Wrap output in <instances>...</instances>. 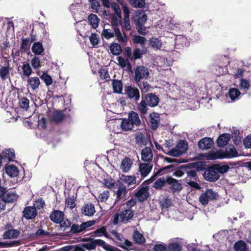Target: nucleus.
<instances>
[{"instance_id":"obj_1","label":"nucleus","mask_w":251,"mask_h":251,"mask_svg":"<svg viewBox=\"0 0 251 251\" xmlns=\"http://www.w3.org/2000/svg\"><path fill=\"white\" fill-rule=\"evenodd\" d=\"M238 156V152L235 148L233 147L229 148V150L226 149V151L220 150L215 152H211L208 154V158L211 160H215L217 159L231 158Z\"/></svg>"},{"instance_id":"obj_2","label":"nucleus","mask_w":251,"mask_h":251,"mask_svg":"<svg viewBox=\"0 0 251 251\" xmlns=\"http://www.w3.org/2000/svg\"><path fill=\"white\" fill-rule=\"evenodd\" d=\"M201 165V162H194L187 164V169L185 171L187 176L184 179L185 182L191 180H197L198 178L197 172L202 170L203 168Z\"/></svg>"},{"instance_id":"obj_3","label":"nucleus","mask_w":251,"mask_h":251,"mask_svg":"<svg viewBox=\"0 0 251 251\" xmlns=\"http://www.w3.org/2000/svg\"><path fill=\"white\" fill-rule=\"evenodd\" d=\"M134 216V211L130 208L125 209L120 212H116L113 217V223L117 225L119 222V218L121 222L123 223H127L131 220Z\"/></svg>"},{"instance_id":"obj_4","label":"nucleus","mask_w":251,"mask_h":251,"mask_svg":"<svg viewBox=\"0 0 251 251\" xmlns=\"http://www.w3.org/2000/svg\"><path fill=\"white\" fill-rule=\"evenodd\" d=\"M97 246H101L107 251H116L113 246L106 244L105 241L101 239H94L88 243L82 244V247L89 251L95 250Z\"/></svg>"},{"instance_id":"obj_5","label":"nucleus","mask_w":251,"mask_h":251,"mask_svg":"<svg viewBox=\"0 0 251 251\" xmlns=\"http://www.w3.org/2000/svg\"><path fill=\"white\" fill-rule=\"evenodd\" d=\"M134 81L139 85L140 80L147 79L149 76V71L147 68L144 66H137L134 71Z\"/></svg>"},{"instance_id":"obj_6","label":"nucleus","mask_w":251,"mask_h":251,"mask_svg":"<svg viewBox=\"0 0 251 251\" xmlns=\"http://www.w3.org/2000/svg\"><path fill=\"white\" fill-rule=\"evenodd\" d=\"M218 195L211 189H206L205 191L201 195L199 201L203 205H206L209 201L216 200Z\"/></svg>"},{"instance_id":"obj_7","label":"nucleus","mask_w":251,"mask_h":251,"mask_svg":"<svg viewBox=\"0 0 251 251\" xmlns=\"http://www.w3.org/2000/svg\"><path fill=\"white\" fill-rule=\"evenodd\" d=\"M204 179L209 182H215L220 177V175L217 173L216 169L214 165L208 167L203 173Z\"/></svg>"},{"instance_id":"obj_8","label":"nucleus","mask_w":251,"mask_h":251,"mask_svg":"<svg viewBox=\"0 0 251 251\" xmlns=\"http://www.w3.org/2000/svg\"><path fill=\"white\" fill-rule=\"evenodd\" d=\"M166 182L169 186V188L171 192L175 194L176 192H179L182 189L183 187L181 183L179 181L172 176H168L166 178Z\"/></svg>"},{"instance_id":"obj_9","label":"nucleus","mask_w":251,"mask_h":251,"mask_svg":"<svg viewBox=\"0 0 251 251\" xmlns=\"http://www.w3.org/2000/svg\"><path fill=\"white\" fill-rule=\"evenodd\" d=\"M149 187L148 186H139L134 195L137 198V200L140 202H143L150 196L149 192Z\"/></svg>"},{"instance_id":"obj_10","label":"nucleus","mask_w":251,"mask_h":251,"mask_svg":"<svg viewBox=\"0 0 251 251\" xmlns=\"http://www.w3.org/2000/svg\"><path fill=\"white\" fill-rule=\"evenodd\" d=\"M64 213L59 210H53L50 213L49 218L50 220L55 224H61L64 221Z\"/></svg>"},{"instance_id":"obj_11","label":"nucleus","mask_w":251,"mask_h":251,"mask_svg":"<svg viewBox=\"0 0 251 251\" xmlns=\"http://www.w3.org/2000/svg\"><path fill=\"white\" fill-rule=\"evenodd\" d=\"M125 92L130 99H133L135 102L140 99V92L138 88L128 86L126 87Z\"/></svg>"},{"instance_id":"obj_12","label":"nucleus","mask_w":251,"mask_h":251,"mask_svg":"<svg viewBox=\"0 0 251 251\" xmlns=\"http://www.w3.org/2000/svg\"><path fill=\"white\" fill-rule=\"evenodd\" d=\"M148 125L153 130H155L158 127L160 121L159 114L156 112L151 113L149 116Z\"/></svg>"},{"instance_id":"obj_13","label":"nucleus","mask_w":251,"mask_h":251,"mask_svg":"<svg viewBox=\"0 0 251 251\" xmlns=\"http://www.w3.org/2000/svg\"><path fill=\"white\" fill-rule=\"evenodd\" d=\"M132 19L136 26H144L147 20V16L144 12H138L132 18Z\"/></svg>"},{"instance_id":"obj_14","label":"nucleus","mask_w":251,"mask_h":251,"mask_svg":"<svg viewBox=\"0 0 251 251\" xmlns=\"http://www.w3.org/2000/svg\"><path fill=\"white\" fill-rule=\"evenodd\" d=\"M144 99L148 103V106L151 107L157 106L159 102V98L153 93H149L146 95Z\"/></svg>"},{"instance_id":"obj_15","label":"nucleus","mask_w":251,"mask_h":251,"mask_svg":"<svg viewBox=\"0 0 251 251\" xmlns=\"http://www.w3.org/2000/svg\"><path fill=\"white\" fill-rule=\"evenodd\" d=\"M37 215V212L34 206H27L23 211V216L26 220H31L35 218Z\"/></svg>"},{"instance_id":"obj_16","label":"nucleus","mask_w":251,"mask_h":251,"mask_svg":"<svg viewBox=\"0 0 251 251\" xmlns=\"http://www.w3.org/2000/svg\"><path fill=\"white\" fill-rule=\"evenodd\" d=\"M214 144L212 138L205 137L200 140L198 143L199 148L201 150H206L211 148Z\"/></svg>"},{"instance_id":"obj_17","label":"nucleus","mask_w":251,"mask_h":251,"mask_svg":"<svg viewBox=\"0 0 251 251\" xmlns=\"http://www.w3.org/2000/svg\"><path fill=\"white\" fill-rule=\"evenodd\" d=\"M152 168V165L148 163H141L139 165V170L140 173V180L146 177L151 172Z\"/></svg>"},{"instance_id":"obj_18","label":"nucleus","mask_w":251,"mask_h":251,"mask_svg":"<svg viewBox=\"0 0 251 251\" xmlns=\"http://www.w3.org/2000/svg\"><path fill=\"white\" fill-rule=\"evenodd\" d=\"M40 85V81L38 77H28L27 80V87L32 91L37 90Z\"/></svg>"},{"instance_id":"obj_19","label":"nucleus","mask_w":251,"mask_h":251,"mask_svg":"<svg viewBox=\"0 0 251 251\" xmlns=\"http://www.w3.org/2000/svg\"><path fill=\"white\" fill-rule=\"evenodd\" d=\"M68 117H70V115H65L63 111L56 110L52 113L51 120L56 123H60Z\"/></svg>"},{"instance_id":"obj_20","label":"nucleus","mask_w":251,"mask_h":251,"mask_svg":"<svg viewBox=\"0 0 251 251\" xmlns=\"http://www.w3.org/2000/svg\"><path fill=\"white\" fill-rule=\"evenodd\" d=\"M81 212L85 216L91 217L96 212L94 205L92 203H86L81 208Z\"/></svg>"},{"instance_id":"obj_21","label":"nucleus","mask_w":251,"mask_h":251,"mask_svg":"<svg viewBox=\"0 0 251 251\" xmlns=\"http://www.w3.org/2000/svg\"><path fill=\"white\" fill-rule=\"evenodd\" d=\"M153 154L150 147H145L142 150L141 158L144 162H149L152 159Z\"/></svg>"},{"instance_id":"obj_22","label":"nucleus","mask_w":251,"mask_h":251,"mask_svg":"<svg viewBox=\"0 0 251 251\" xmlns=\"http://www.w3.org/2000/svg\"><path fill=\"white\" fill-rule=\"evenodd\" d=\"M132 164V160L130 158L126 157L122 161L120 169L123 173H127L130 170Z\"/></svg>"},{"instance_id":"obj_23","label":"nucleus","mask_w":251,"mask_h":251,"mask_svg":"<svg viewBox=\"0 0 251 251\" xmlns=\"http://www.w3.org/2000/svg\"><path fill=\"white\" fill-rule=\"evenodd\" d=\"M128 119L130 120L133 126H138L142 124L138 114L133 111H130L128 113Z\"/></svg>"},{"instance_id":"obj_24","label":"nucleus","mask_w":251,"mask_h":251,"mask_svg":"<svg viewBox=\"0 0 251 251\" xmlns=\"http://www.w3.org/2000/svg\"><path fill=\"white\" fill-rule=\"evenodd\" d=\"M230 135L229 133H224L221 135L217 140V146L223 147L227 145L230 140Z\"/></svg>"},{"instance_id":"obj_25","label":"nucleus","mask_w":251,"mask_h":251,"mask_svg":"<svg viewBox=\"0 0 251 251\" xmlns=\"http://www.w3.org/2000/svg\"><path fill=\"white\" fill-rule=\"evenodd\" d=\"M6 173L10 177H16L18 176L19 172L18 168L13 165L5 166Z\"/></svg>"},{"instance_id":"obj_26","label":"nucleus","mask_w":251,"mask_h":251,"mask_svg":"<svg viewBox=\"0 0 251 251\" xmlns=\"http://www.w3.org/2000/svg\"><path fill=\"white\" fill-rule=\"evenodd\" d=\"M23 73L21 74V78L25 80L26 77H28L32 73V69L28 63L25 62L22 66Z\"/></svg>"},{"instance_id":"obj_27","label":"nucleus","mask_w":251,"mask_h":251,"mask_svg":"<svg viewBox=\"0 0 251 251\" xmlns=\"http://www.w3.org/2000/svg\"><path fill=\"white\" fill-rule=\"evenodd\" d=\"M31 50L36 55H41L44 51L43 44L40 42H34L32 46Z\"/></svg>"},{"instance_id":"obj_28","label":"nucleus","mask_w":251,"mask_h":251,"mask_svg":"<svg viewBox=\"0 0 251 251\" xmlns=\"http://www.w3.org/2000/svg\"><path fill=\"white\" fill-rule=\"evenodd\" d=\"M1 155L3 159L10 162L13 161V159L15 157V151L13 149H5L2 151Z\"/></svg>"},{"instance_id":"obj_29","label":"nucleus","mask_w":251,"mask_h":251,"mask_svg":"<svg viewBox=\"0 0 251 251\" xmlns=\"http://www.w3.org/2000/svg\"><path fill=\"white\" fill-rule=\"evenodd\" d=\"M20 233V231L17 229H8L4 232L3 238L4 239L17 238Z\"/></svg>"},{"instance_id":"obj_30","label":"nucleus","mask_w":251,"mask_h":251,"mask_svg":"<svg viewBox=\"0 0 251 251\" xmlns=\"http://www.w3.org/2000/svg\"><path fill=\"white\" fill-rule=\"evenodd\" d=\"M114 31L115 33L114 35H116L117 40L120 43H126L127 42V37L125 32L122 34L119 28L117 27L114 28Z\"/></svg>"},{"instance_id":"obj_31","label":"nucleus","mask_w":251,"mask_h":251,"mask_svg":"<svg viewBox=\"0 0 251 251\" xmlns=\"http://www.w3.org/2000/svg\"><path fill=\"white\" fill-rule=\"evenodd\" d=\"M127 191L128 190L126 186L123 183H120L116 193L117 199L119 200L126 196Z\"/></svg>"},{"instance_id":"obj_32","label":"nucleus","mask_w":251,"mask_h":251,"mask_svg":"<svg viewBox=\"0 0 251 251\" xmlns=\"http://www.w3.org/2000/svg\"><path fill=\"white\" fill-rule=\"evenodd\" d=\"M21 44L20 46V50L22 52H26L29 50L31 43H30L29 38H22Z\"/></svg>"},{"instance_id":"obj_33","label":"nucleus","mask_w":251,"mask_h":251,"mask_svg":"<svg viewBox=\"0 0 251 251\" xmlns=\"http://www.w3.org/2000/svg\"><path fill=\"white\" fill-rule=\"evenodd\" d=\"M133 239L135 242L139 245L144 244L145 242V239L141 233H140L138 230L134 231L133 234Z\"/></svg>"},{"instance_id":"obj_34","label":"nucleus","mask_w":251,"mask_h":251,"mask_svg":"<svg viewBox=\"0 0 251 251\" xmlns=\"http://www.w3.org/2000/svg\"><path fill=\"white\" fill-rule=\"evenodd\" d=\"M0 77L2 80L10 78V67L9 65L2 66L0 68Z\"/></svg>"},{"instance_id":"obj_35","label":"nucleus","mask_w":251,"mask_h":251,"mask_svg":"<svg viewBox=\"0 0 251 251\" xmlns=\"http://www.w3.org/2000/svg\"><path fill=\"white\" fill-rule=\"evenodd\" d=\"M88 19L90 25L93 28L96 29L98 27L100 20L96 15L90 14L88 16Z\"/></svg>"},{"instance_id":"obj_36","label":"nucleus","mask_w":251,"mask_h":251,"mask_svg":"<svg viewBox=\"0 0 251 251\" xmlns=\"http://www.w3.org/2000/svg\"><path fill=\"white\" fill-rule=\"evenodd\" d=\"M112 86L114 93L121 94L123 90V83L121 80L114 79L112 81Z\"/></svg>"},{"instance_id":"obj_37","label":"nucleus","mask_w":251,"mask_h":251,"mask_svg":"<svg viewBox=\"0 0 251 251\" xmlns=\"http://www.w3.org/2000/svg\"><path fill=\"white\" fill-rule=\"evenodd\" d=\"M121 126L125 131H129L133 129L134 126L128 119H123L122 121Z\"/></svg>"},{"instance_id":"obj_38","label":"nucleus","mask_w":251,"mask_h":251,"mask_svg":"<svg viewBox=\"0 0 251 251\" xmlns=\"http://www.w3.org/2000/svg\"><path fill=\"white\" fill-rule=\"evenodd\" d=\"M122 15L121 14H118L117 15L116 14H112L111 16V23L112 25L113 26H119L121 25V19H122Z\"/></svg>"},{"instance_id":"obj_39","label":"nucleus","mask_w":251,"mask_h":251,"mask_svg":"<svg viewBox=\"0 0 251 251\" xmlns=\"http://www.w3.org/2000/svg\"><path fill=\"white\" fill-rule=\"evenodd\" d=\"M111 52L115 55H118L121 53L122 50L120 44L116 43H113L110 46Z\"/></svg>"},{"instance_id":"obj_40","label":"nucleus","mask_w":251,"mask_h":251,"mask_svg":"<svg viewBox=\"0 0 251 251\" xmlns=\"http://www.w3.org/2000/svg\"><path fill=\"white\" fill-rule=\"evenodd\" d=\"M148 105V103L145 99H142L137 106V109L141 114L144 115L147 114L148 110V108L147 107Z\"/></svg>"},{"instance_id":"obj_41","label":"nucleus","mask_w":251,"mask_h":251,"mask_svg":"<svg viewBox=\"0 0 251 251\" xmlns=\"http://www.w3.org/2000/svg\"><path fill=\"white\" fill-rule=\"evenodd\" d=\"M228 94L229 97L233 101L238 99L240 95H241L240 91L237 88H230Z\"/></svg>"},{"instance_id":"obj_42","label":"nucleus","mask_w":251,"mask_h":251,"mask_svg":"<svg viewBox=\"0 0 251 251\" xmlns=\"http://www.w3.org/2000/svg\"><path fill=\"white\" fill-rule=\"evenodd\" d=\"M122 180L128 185H131L136 183V176H134L122 175Z\"/></svg>"},{"instance_id":"obj_43","label":"nucleus","mask_w":251,"mask_h":251,"mask_svg":"<svg viewBox=\"0 0 251 251\" xmlns=\"http://www.w3.org/2000/svg\"><path fill=\"white\" fill-rule=\"evenodd\" d=\"M128 1L134 8H143L146 4L145 0H128Z\"/></svg>"},{"instance_id":"obj_44","label":"nucleus","mask_w":251,"mask_h":251,"mask_svg":"<svg viewBox=\"0 0 251 251\" xmlns=\"http://www.w3.org/2000/svg\"><path fill=\"white\" fill-rule=\"evenodd\" d=\"M234 248L235 251H247V245L242 240L236 242L234 245Z\"/></svg>"},{"instance_id":"obj_45","label":"nucleus","mask_w":251,"mask_h":251,"mask_svg":"<svg viewBox=\"0 0 251 251\" xmlns=\"http://www.w3.org/2000/svg\"><path fill=\"white\" fill-rule=\"evenodd\" d=\"M167 247L170 251H182V245L178 242H170Z\"/></svg>"},{"instance_id":"obj_46","label":"nucleus","mask_w":251,"mask_h":251,"mask_svg":"<svg viewBox=\"0 0 251 251\" xmlns=\"http://www.w3.org/2000/svg\"><path fill=\"white\" fill-rule=\"evenodd\" d=\"M119 246L123 249H129L131 250L134 249L133 244L127 239H125L123 243L119 242Z\"/></svg>"},{"instance_id":"obj_47","label":"nucleus","mask_w":251,"mask_h":251,"mask_svg":"<svg viewBox=\"0 0 251 251\" xmlns=\"http://www.w3.org/2000/svg\"><path fill=\"white\" fill-rule=\"evenodd\" d=\"M167 184L166 179L164 178H159L153 183V187L156 189L161 190L163 186H164Z\"/></svg>"},{"instance_id":"obj_48","label":"nucleus","mask_w":251,"mask_h":251,"mask_svg":"<svg viewBox=\"0 0 251 251\" xmlns=\"http://www.w3.org/2000/svg\"><path fill=\"white\" fill-rule=\"evenodd\" d=\"M132 41L134 44H141L142 46H144L146 44V39L140 35H134Z\"/></svg>"},{"instance_id":"obj_49","label":"nucleus","mask_w":251,"mask_h":251,"mask_svg":"<svg viewBox=\"0 0 251 251\" xmlns=\"http://www.w3.org/2000/svg\"><path fill=\"white\" fill-rule=\"evenodd\" d=\"M187 165H183L175 170L173 175L176 177H181L185 174L186 169H187Z\"/></svg>"},{"instance_id":"obj_50","label":"nucleus","mask_w":251,"mask_h":251,"mask_svg":"<svg viewBox=\"0 0 251 251\" xmlns=\"http://www.w3.org/2000/svg\"><path fill=\"white\" fill-rule=\"evenodd\" d=\"M233 143L236 145H239L241 143V136L239 130H234L232 134Z\"/></svg>"},{"instance_id":"obj_51","label":"nucleus","mask_w":251,"mask_h":251,"mask_svg":"<svg viewBox=\"0 0 251 251\" xmlns=\"http://www.w3.org/2000/svg\"><path fill=\"white\" fill-rule=\"evenodd\" d=\"M176 147L182 152V153H184L188 150V145L186 141L183 140H180Z\"/></svg>"},{"instance_id":"obj_52","label":"nucleus","mask_w":251,"mask_h":251,"mask_svg":"<svg viewBox=\"0 0 251 251\" xmlns=\"http://www.w3.org/2000/svg\"><path fill=\"white\" fill-rule=\"evenodd\" d=\"M160 204L162 208H168L172 205V200L168 197L164 198L160 201Z\"/></svg>"},{"instance_id":"obj_53","label":"nucleus","mask_w":251,"mask_h":251,"mask_svg":"<svg viewBox=\"0 0 251 251\" xmlns=\"http://www.w3.org/2000/svg\"><path fill=\"white\" fill-rule=\"evenodd\" d=\"M214 166H215L218 174L220 173L223 174L226 173L230 169L229 167L226 165L221 166L217 164H214Z\"/></svg>"},{"instance_id":"obj_54","label":"nucleus","mask_w":251,"mask_h":251,"mask_svg":"<svg viewBox=\"0 0 251 251\" xmlns=\"http://www.w3.org/2000/svg\"><path fill=\"white\" fill-rule=\"evenodd\" d=\"M40 78L44 81L47 86L50 85L52 83L51 77L46 72H44L41 75Z\"/></svg>"},{"instance_id":"obj_55","label":"nucleus","mask_w":251,"mask_h":251,"mask_svg":"<svg viewBox=\"0 0 251 251\" xmlns=\"http://www.w3.org/2000/svg\"><path fill=\"white\" fill-rule=\"evenodd\" d=\"M143 53H144L139 48H136L133 50V55H132L131 61L141 58L142 57Z\"/></svg>"},{"instance_id":"obj_56","label":"nucleus","mask_w":251,"mask_h":251,"mask_svg":"<svg viewBox=\"0 0 251 251\" xmlns=\"http://www.w3.org/2000/svg\"><path fill=\"white\" fill-rule=\"evenodd\" d=\"M150 45L153 48L159 49L161 46L160 41L157 38L152 37L149 41Z\"/></svg>"},{"instance_id":"obj_57","label":"nucleus","mask_w":251,"mask_h":251,"mask_svg":"<svg viewBox=\"0 0 251 251\" xmlns=\"http://www.w3.org/2000/svg\"><path fill=\"white\" fill-rule=\"evenodd\" d=\"M135 139L136 143L140 145H145L146 143L144 142L145 139L144 135L141 132H137L135 137Z\"/></svg>"},{"instance_id":"obj_58","label":"nucleus","mask_w":251,"mask_h":251,"mask_svg":"<svg viewBox=\"0 0 251 251\" xmlns=\"http://www.w3.org/2000/svg\"><path fill=\"white\" fill-rule=\"evenodd\" d=\"M106 227L102 226L93 232L91 233V237H100L102 236V234L105 233Z\"/></svg>"},{"instance_id":"obj_59","label":"nucleus","mask_w":251,"mask_h":251,"mask_svg":"<svg viewBox=\"0 0 251 251\" xmlns=\"http://www.w3.org/2000/svg\"><path fill=\"white\" fill-rule=\"evenodd\" d=\"M29 101L26 97H23L20 100L19 105L21 108L27 110L29 107Z\"/></svg>"},{"instance_id":"obj_60","label":"nucleus","mask_w":251,"mask_h":251,"mask_svg":"<svg viewBox=\"0 0 251 251\" xmlns=\"http://www.w3.org/2000/svg\"><path fill=\"white\" fill-rule=\"evenodd\" d=\"M31 64L34 69H38L41 67V60L39 57L34 56L31 61Z\"/></svg>"},{"instance_id":"obj_61","label":"nucleus","mask_w":251,"mask_h":251,"mask_svg":"<svg viewBox=\"0 0 251 251\" xmlns=\"http://www.w3.org/2000/svg\"><path fill=\"white\" fill-rule=\"evenodd\" d=\"M239 87L240 89L248 90L251 87V84L249 80L245 78H241L240 80Z\"/></svg>"},{"instance_id":"obj_62","label":"nucleus","mask_w":251,"mask_h":251,"mask_svg":"<svg viewBox=\"0 0 251 251\" xmlns=\"http://www.w3.org/2000/svg\"><path fill=\"white\" fill-rule=\"evenodd\" d=\"M117 61L118 65L120 66L122 68H125L126 66V64H128V66L130 67V63H129L128 60H125L122 56H118L117 57Z\"/></svg>"},{"instance_id":"obj_63","label":"nucleus","mask_w":251,"mask_h":251,"mask_svg":"<svg viewBox=\"0 0 251 251\" xmlns=\"http://www.w3.org/2000/svg\"><path fill=\"white\" fill-rule=\"evenodd\" d=\"M99 74L100 79L105 80L106 81H108L110 79L108 72L105 69H100L99 71Z\"/></svg>"},{"instance_id":"obj_64","label":"nucleus","mask_w":251,"mask_h":251,"mask_svg":"<svg viewBox=\"0 0 251 251\" xmlns=\"http://www.w3.org/2000/svg\"><path fill=\"white\" fill-rule=\"evenodd\" d=\"M114 32L110 29H103L102 31V36L106 39H109L114 36Z\"/></svg>"}]
</instances>
